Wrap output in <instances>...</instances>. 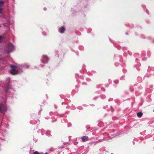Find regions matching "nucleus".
I'll return each mask as SVG.
<instances>
[{"mask_svg": "<svg viewBox=\"0 0 154 154\" xmlns=\"http://www.w3.org/2000/svg\"><path fill=\"white\" fill-rule=\"evenodd\" d=\"M7 110L6 105L4 104H0V112L3 113Z\"/></svg>", "mask_w": 154, "mask_h": 154, "instance_id": "obj_2", "label": "nucleus"}, {"mask_svg": "<svg viewBox=\"0 0 154 154\" xmlns=\"http://www.w3.org/2000/svg\"><path fill=\"white\" fill-rule=\"evenodd\" d=\"M48 60V58L46 56H44L43 57V60L42 62L43 63H47Z\"/></svg>", "mask_w": 154, "mask_h": 154, "instance_id": "obj_4", "label": "nucleus"}, {"mask_svg": "<svg viewBox=\"0 0 154 154\" xmlns=\"http://www.w3.org/2000/svg\"><path fill=\"white\" fill-rule=\"evenodd\" d=\"M33 154H40L37 151L34 152L33 153Z\"/></svg>", "mask_w": 154, "mask_h": 154, "instance_id": "obj_10", "label": "nucleus"}, {"mask_svg": "<svg viewBox=\"0 0 154 154\" xmlns=\"http://www.w3.org/2000/svg\"><path fill=\"white\" fill-rule=\"evenodd\" d=\"M4 3V2L3 1H0V6H2Z\"/></svg>", "mask_w": 154, "mask_h": 154, "instance_id": "obj_9", "label": "nucleus"}, {"mask_svg": "<svg viewBox=\"0 0 154 154\" xmlns=\"http://www.w3.org/2000/svg\"><path fill=\"white\" fill-rule=\"evenodd\" d=\"M7 85H8V86H6L5 88V91L6 92H8V89L10 88V86H9V83H8Z\"/></svg>", "mask_w": 154, "mask_h": 154, "instance_id": "obj_7", "label": "nucleus"}, {"mask_svg": "<svg viewBox=\"0 0 154 154\" xmlns=\"http://www.w3.org/2000/svg\"><path fill=\"white\" fill-rule=\"evenodd\" d=\"M45 154H47V152H45Z\"/></svg>", "mask_w": 154, "mask_h": 154, "instance_id": "obj_13", "label": "nucleus"}, {"mask_svg": "<svg viewBox=\"0 0 154 154\" xmlns=\"http://www.w3.org/2000/svg\"><path fill=\"white\" fill-rule=\"evenodd\" d=\"M137 115L138 117L140 118L143 115V113L141 112H139L137 114Z\"/></svg>", "mask_w": 154, "mask_h": 154, "instance_id": "obj_8", "label": "nucleus"}, {"mask_svg": "<svg viewBox=\"0 0 154 154\" xmlns=\"http://www.w3.org/2000/svg\"><path fill=\"white\" fill-rule=\"evenodd\" d=\"M65 31V28L62 26L60 29L59 31L61 33H63Z\"/></svg>", "mask_w": 154, "mask_h": 154, "instance_id": "obj_6", "label": "nucleus"}, {"mask_svg": "<svg viewBox=\"0 0 154 154\" xmlns=\"http://www.w3.org/2000/svg\"><path fill=\"white\" fill-rule=\"evenodd\" d=\"M8 52L9 53L14 49V47L12 44L10 43L8 45Z\"/></svg>", "mask_w": 154, "mask_h": 154, "instance_id": "obj_3", "label": "nucleus"}, {"mask_svg": "<svg viewBox=\"0 0 154 154\" xmlns=\"http://www.w3.org/2000/svg\"><path fill=\"white\" fill-rule=\"evenodd\" d=\"M11 68L10 72L11 74L15 75L18 73V71L17 70V67L16 66L13 65L11 66Z\"/></svg>", "mask_w": 154, "mask_h": 154, "instance_id": "obj_1", "label": "nucleus"}, {"mask_svg": "<svg viewBox=\"0 0 154 154\" xmlns=\"http://www.w3.org/2000/svg\"><path fill=\"white\" fill-rule=\"evenodd\" d=\"M81 138L83 142H85L87 140L88 137L86 136H84L82 137Z\"/></svg>", "mask_w": 154, "mask_h": 154, "instance_id": "obj_5", "label": "nucleus"}, {"mask_svg": "<svg viewBox=\"0 0 154 154\" xmlns=\"http://www.w3.org/2000/svg\"><path fill=\"white\" fill-rule=\"evenodd\" d=\"M3 11V9L0 8V13H2Z\"/></svg>", "mask_w": 154, "mask_h": 154, "instance_id": "obj_11", "label": "nucleus"}, {"mask_svg": "<svg viewBox=\"0 0 154 154\" xmlns=\"http://www.w3.org/2000/svg\"><path fill=\"white\" fill-rule=\"evenodd\" d=\"M2 38V37L1 35H0V40H1Z\"/></svg>", "mask_w": 154, "mask_h": 154, "instance_id": "obj_12", "label": "nucleus"}]
</instances>
